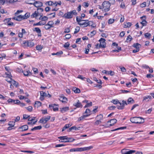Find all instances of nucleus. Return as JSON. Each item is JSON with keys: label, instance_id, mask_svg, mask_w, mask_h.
Instances as JSON below:
<instances>
[{"label": "nucleus", "instance_id": "obj_63", "mask_svg": "<svg viewBox=\"0 0 154 154\" xmlns=\"http://www.w3.org/2000/svg\"><path fill=\"white\" fill-rule=\"evenodd\" d=\"M128 149H123L122 150L121 152L122 154H125L126 152L128 150Z\"/></svg>", "mask_w": 154, "mask_h": 154}, {"label": "nucleus", "instance_id": "obj_55", "mask_svg": "<svg viewBox=\"0 0 154 154\" xmlns=\"http://www.w3.org/2000/svg\"><path fill=\"white\" fill-rule=\"evenodd\" d=\"M114 22V20L113 19L110 18L108 21V23L109 24H111Z\"/></svg>", "mask_w": 154, "mask_h": 154}, {"label": "nucleus", "instance_id": "obj_58", "mask_svg": "<svg viewBox=\"0 0 154 154\" xmlns=\"http://www.w3.org/2000/svg\"><path fill=\"white\" fill-rule=\"evenodd\" d=\"M26 108L30 112H31L32 110V106H29L28 107H26Z\"/></svg>", "mask_w": 154, "mask_h": 154}, {"label": "nucleus", "instance_id": "obj_10", "mask_svg": "<svg viewBox=\"0 0 154 154\" xmlns=\"http://www.w3.org/2000/svg\"><path fill=\"white\" fill-rule=\"evenodd\" d=\"M33 32H36L38 34V37H41L42 34L41 33V30L40 28L38 27H35L32 29Z\"/></svg>", "mask_w": 154, "mask_h": 154}, {"label": "nucleus", "instance_id": "obj_59", "mask_svg": "<svg viewBox=\"0 0 154 154\" xmlns=\"http://www.w3.org/2000/svg\"><path fill=\"white\" fill-rule=\"evenodd\" d=\"M82 18L81 17L80 18H78V17L76 18V20L77 22L79 25V23L82 21Z\"/></svg>", "mask_w": 154, "mask_h": 154}, {"label": "nucleus", "instance_id": "obj_12", "mask_svg": "<svg viewBox=\"0 0 154 154\" xmlns=\"http://www.w3.org/2000/svg\"><path fill=\"white\" fill-rule=\"evenodd\" d=\"M7 101L8 103H13L14 104H18L20 103L18 100H14L11 98L9 99Z\"/></svg>", "mask_w": 154, "mask_h": 154}, {"label": "nucleus", "instance_id": "obj_39", "mask_svg": "<svg viewBox=\"0 0 154 154\" xmlns=\"http://www.w3.org/2000/svg\"><path fill=\"white\" fill-rule=\"evenodd\" d=\"M126 128V127H121L119 128H116L115 129L112 130V131H115L119 130H124Z\"/></svg>", "mask_w": 154, "mask_h": 154}, {"label": "nucleus", "instance_id": "obj_5", "mask_svg": "<svg viewBox=\"0 0 154 154\" xmlns=\"http://www.w3.org/2000/svg\"><path fill=\"white\" fill-rule=\"evenodd\" d=\"M61 142H68L70 141L71 138H68L67 136H60L58 137Z\"/></svg>", "mask_w": 154, "mask_h": 154}, {"label": "nucleus", "instance_id": "obj_26", "mask_svg": "<svg viewBox=\"0 0 154 154\" xmlns=\"http://www.w3.org/2000/svg\"><path fill=\"white\" fill-rule=\"evenodd\" d=\"M87 117L84 115H83L81 117H79L78 119V122H80L81 121H82L84 120L85 119V118Z\"/></svg>", "mask_w": 154, "mask_h": 154}, {"label": "nucleus", "instance_id": "obj_1", "mask_svg": "<svg viewBox=\"0 0 154 154\" xmlns=\"http://www.w3.org/2000/svg\"><path fill=\"white\" fill-rule=\"evenodd\" d=\"M130 120L133 123L141 124L143 122L144 120L141 117H134L131 118Z\"/></svg>", "mask_w": 154, "mask_h": 154}, {"label": "nucleus", "instance_id": "obj_13", "mask_svg": "<svg viewBox=\"0 0 154 154\" xmlns=\"http://www.w3.org/2000/svg\"><path fill=\"white\" fill-rule=\"evenodd\" d=\"M122 105L121 106H117V108L119 109H123L125 107V105H127V104L126 101L123 100L122 101Z\"/></svg>", "mask_w": 154, "mask_h": 154}, {"label": "nucleus", "instance_id": "obj_51", "mask_svg": "<svg viewBox=\"0 0 154 154\" xmlns=\"http://www.w3.org/2000/svg\"><path fill=\"white\" fill-rule=\"evenodd\" d=\"M93 148V147L92 146H88V147H84V150L85 151V150H90V149H92Z\"/></svg>", "mask_w": 154, "mask_h": 154}, {"label": "nucleus", "instance_id": "obj_64", "mask_svg": "<svg viewBox=\"0 0 154 154\" xmlns=\"http://www.w3.org/2000/svg\"><path fill=\"white\" fill-rule=\"evenodd\" d=\"M144 35L145 37L149 38L151 36V34L149 33H146Z\"/></svg>", "mask_w": 154, "mask_h": 154}, {"label": "nucleus", "instance_id": "obj_4", "mask_svg": "<svg viewBox=\"0 0 154 154\" xmlns=\"http://www.w3.org/2000/svg\"><path fill=\"white\" fill-rule=\"evenodd\" d=\"M91 23H92L91 21H89L88 20H82L79 23V25L81 27L84 28L88 26H90Z\"/></svg>", "mask_w": 154, "mask_h": 154}, {"label": "nucleus", "instance_id": "obj_32", "mask_svg": "<svg viewBox=\"0 0 154 154\" xmlns=\"http://www.w3.org/2000/svg\"><path fill=\"white\" fill-rule=\"evenodd\" d=\"M42 127L41 126H38L36 127H35L34 128H32L31 129L32 131H34L36 130H39L41 129Z\"/></svg>", "mask_w": 154, "mask_h": 154}, {"label": "nucleus", "instance_id": "obj_47", "mask_svg": "<svg viewBox=\"0 0 154 154\" xmlns=\"http://www.w3.org/2000/svg\"><path fill=\"white\" fill-rule=\"evenodd\" d=\"M23 46L24 47H28V41H24L23 42Z\"/></svg>", "mask_w": 154, "mask_h": 154}, {"label": "nucleus", "instance_id": "obj_44", "mask_svg": "<svg viewBox=\"0 0 154 154\" xmlns=\"http://www.w3.org/2000/svg\"><path fill=\"white\" fill-rule=\"evenodd\" d=\"M92 103L91 102H90L89 103H87L86 105L84 106V107L85 108L88 107L90 106H92Z\"/></svg>", "mask_w": 154, "mask_h": 154}, {"label": "nucleus", "instance_id": "obj_8", "mask_svg": "<svg viewBox=\"0 0 154 154\" xmlns=\"http://www.w3.org/2000/svg\"><path fill=\"white\" fill-rule=\"evenodd\" d=\"M140 19L142 20V21L140 22V23L142 25L143 27V26H146L147 24V22L146 20V16H143L140 17Z\"/></svg>", "mask_w": 154, "mask_h": 154}, {"label": "nucleus", "instance_id": "obj_60", "mask_svg": "<svg viewBox=\"0 0 154 154\" xmlns=\"http://www.w3.org/2000/svg\"><path fill=\"white\" fill-rule=\"evenodd\" d=\"M40 96H42L43 97L46 96L47 94L44 92L43 91H41L40 92Z\"/></svg>", "mask_w": 154, "mask_h": 154}, {"label": "nucleus", "instance_id": "obj_34", "mask_svg": "<svg viewBox=\"0 0 154 154\" xmlns=\"http://www.w3.org/2000/svg\"><path fill=\"white\" fill-rule=\"evenodd\" d=\"M43 48V46L41 45H38L36 46V48L37 50L41 51Z\"/></svg>", "mask_w": 154, "mask_h": 154}, {"label": "nucleus", "instance_id": "obj_17", "mask_svg": "<svg viewBox=\"0 0 154 154\" xmlns=\"http://www.w3.org/2000/svg\"><path fill=\"white\" fill-rule=\"evenodd\" d=\"M28 128V126L27 125H24L20 127L19 129L21 131H24L27 130Z\"/></svg>", "mask_w": 154, "mask_h": 154}, {"label": "nucleus", "instance_id": "obj_40", "mask_svg": "<svg viewBox=\"0 0 154 154\" xmlns=\"http://www.w3.org/2000/svg\"><path fill=\"white\" fill-rule=\"evenodd\" d=\"M30 14L29 13H26L24 15H22L24 19H27L30 16Z\"/></svg>", "mask_w": 154, "mask_h": 154}, {"label": "nucleus", "instance_id": "obj_49", "mask_svg": "<svg viewBox=\"0 0 154 154\" xmlns=\"http://www.w3.org/2000/svg\"><path fill=\"white\" fill-rule=\"evenodd\" d=\"M134 100L132 98H129L128 100V104L130 103H133L134 102Z\"/></svg>", "mask_w": 154, "mask_h": 154}, {"label": "nucleus", "instance_id": "obj_6", "mask_svg": "<svg viewBox=\"0 0 154 154\" xmlns=\"http://www.w3.org/2000/svg\"><path fill=\"white\" fill-rule=\"evenodd\" d=\"M51 116H48L47 117H44L42 118L39 120V122L42 124L46 123L50 119Z\"/></svg>", "mask_w": 154, "mask_h": 154}, {"label": "nucleus", "instance_id": "obj_33", "mask_svg": "<svg viewBox=\"0 0 154 154\" xmlns=\"http://www.w3.org/2000/svg\"><path fill=\"white\" fill-rule=\"evenodd\" d=\"M42 105V103L40 101H36L35 102V107L38 108Z\"/></svg>", "mask_w": 154, "mask_h": 154}, {"label": "nucleus", "instance_id": "obj_36", "mask_svg": "<svg viewBox=\"0 0 154 154\" xmlns=\"http://www.w3.org/2000/svg\"><path fill=\"white\" fill-rule=\"evenodd\" d=\"M38 15V13L35 11L31 15V17L32 18L36 17H37Z\"/></svg>", "mask_w": 154, "mask_h": 154}, {"label": "nucleus", "instance_id": "obj_35", "mask_svg": "<svg viewBox=\"0 0 154 154\" xmlns=\"http://www.w3.org/2000/svg\"><path fill=\"white\" fill-rule=\"evenodd\" d=\"M22 72L23 73L24 75L26 76H28L31 75V73L29 70L28 71H22Z\"/></svg>", "mask_w": 154, "mask_h": 154}, {"label": "nucleus", "instance_id": "obj_28", "mask_svg": "<svg viewBox=\"0 0 154 154\" xmlns=\"http://www.w3.org/2000/svg\"><path fill=\"white\" fill-rule=\"evenodd\" d=\"M96 118L97 119V120L102 121L103 119V116L102 114H100L97 116Z\"/></svg>", "mask_w": 154, "mask_h": 154}, {"label": "nucleus", "instance_id": "obj_53", "mask_svg": "<svg viewBox=\"0 0 154 154\" xmlns=\"http://www.w3.org/2000/svg\"><path fill=\"white\" fill-rule=\"evenodd\" d=\"M76 127L74 126L70 128H69V129L67 130L68 131L70 132L72 130H74L76 131Z\"/></svg>", "mask_w": 154, "mask_h": 154}, {"label": "nucleus", "instance_id": "obj_45", "mask_svg": "<svg viewBox=\"0 0 154 154\" xmlns=\"http://www.w3.org/2000/svg\"><path fill=\"white\" fill-rule=\"evenodd\" d=\"M152 99V97L151 96L148 95L146 96H145L143 97V101L145 100H146L148 99Z\"/></svg>", "mask_w": 154, "mask_h": 154}, {"label": "nucleus", "instance_id": "obj_24", "mask_svg": "<svg viewBox=\"0 0 154 154\" xmlns=\"http://www.w3.org/2000/svg\"><path fill=\"white\" fill-rule=\"evenodd\" d=\"M26 33V31L25 29H22L21 32L19 33L18 35L20 38H22L23 36V34Z\"/></svg>", "mask_w": 154, "mask_h": 154}, {"label": "nucleus", "instance_id": "obj_18", "mask_svg": "<svg viewBox=\"0 0 154 154\" xmlns=\"http://www.w3.org/2000/svg\"><path fill=\"white\" fill-rule=\"evenodd\" d=\"M84 114H85V115L87 117H88L91 114V111L88 108L86 109L84 112Z\"/></svg>", "mask_w": 154, "mask_h": 154}, {"label": "nucleus", "instance_id": "obj_25", "mask_svg": "<svg viewBox=\"0 0 154 154\" xmlns=\"http://www.w3.org/2000/svg\"><path fill=\"white\" fill-rule=\"evenodd\" d=\"M45 24V22H42V21H40L38 23H34L33 26H42L44 25Z\"/></svg>", "mask_w": 154, "mask_h": 154}, {"label": "nucleus", "instance_id": "obj_46", "mask_svg": "<svg viewBox=\"0 0 154 154\" xmlns=\"http://www.w3.org/2000/svg\"><path fill=\"white\" fill-rule=\"evenodd\" d=\"M111 102L115 105L119 103V101L117 99L112 100Z\"/></svg>", "mask_w": 154, "mask_h": 154}, {"label": "nucleus", "instance_id": "obj_16", "mask_svg": "<svg viewBox=\"0 0 154 154\" xmlns=\"http://www.w3.org/2000/svg\"><path fill=\"white\" fill-rule=\"evenodd\" d=\"M73 105L77 108H82V105L79 100H77V102L74 103Z\"/></svg>", "mask_w": 154, "mask_h": 154}, {"label": "nucleus", "instance_id": "obj_50", "mask_svg": "<svg viewBox=\"0 0 154 154\" xmlns=\"http://www.w3.org/2000/svg\"><path fill=\"white\" fill-rule=\"evenodd\" d=\"M132 38L131 36L130 35H129L127 37L126 40V41L127 42H130L132 40Z\"/></svg>", "mask_w": 154, "mask_h": 154}, {"label": "nucleus", "instance_id": "obj_11", "mask_svg": "<svg viewBox=\"0 0 154 154\" xmlns=\"http://www.w3.org/2000/svg\"><path fill=\"white\" fill-rule=\"evenodd\" d=\"M49 107L51 109H53L54 111H57L58 110V107L57 105L55 104H50Z\"/></svg>", "mask_w": 154, "mask_h": 154}, {"label": "nucleus", "instance_id": "obj_20", "mask_svg": "<svg viewBox=\"0 0 154 154\" xmlns=\"http://www.w3.org/2000/svg\"><path fill=\"white\" fill-rule=\"evenodd\" d=\"M60 110L61 113H64L68 111L69 110V108L68 107H65L60 108Z\"/></svg>", "mask_w": 154, "mask_h": 154}, {"label": "nucleus", "instance_id": "obj_9", "mask_svg": "<svg viewBox=\"0 0 154 154\" xmlns=\"http://www.w3.org/2000/svg\"><path fill=\"white\" fill-rule=\"evenodd\" d=\"M5 74L7 75L6 78L5 80L9 83H11L12 79H11L12 76L11 75V73H5Z\"/></svg>", "mask_w": 154, "mask_h": 154}, {"label": "nucleus", "instance_id": "obj_54", "mask_svg": "<svg viewBox=\"0 0 154 154\" xmlns=\"http://www.w3.org/2000/svg\"><path fill=\"white\" fill-rule=\"evenodd\" d=\"M102 122V121L100 120H97L94 122V125H97L100 124Z\"/></svg>", "mask_w": 154, "mask_h": 154}, {"label": "nucleus", "instance_id": "obj_27", "mask_svg": "<svg viewBox=\"0 0 154 154\" xmlns=\"http://www.w3.org/2000/svg\"><path fill=\"white\" fill-rule=\"evenodd\" d=\"M34 45V42L30 40L28 41V47L31 48Z\"/></svg>", "mask_w": 154, "mask_h": 154}, {"label": "nucleus", "instance_id": "obj_30", "mask_svg": "<svg viewBox=\"0 0 154 154\" xmlns=\"http://www.w3.org/2000/svg\"><path fill=\"white\" fill-rule=\"evenodd\" d=\"M35 117H29L28 119L29 121H30V122H29L28 123V124H31L32 123L33 121L35 120Z\"/></svg>", "mask_w": 154, "mask_h": 154}, {"label": "nucleus", "instance_id": "obj_19", "mask_svg": "<svg viewBox=\"0 0 154 154\" xmlns=\"http://www.w3.org/2000/svg\"><path fill=\"white\" fill-rule=\"evenodd\" d=\"M39 20H42V22H45L48 20V18L45 16H42L41 15L40 17L39 18Z\"/></svg>", "mask_w": 154, "mask_h": 154}, {"label": "nucleus", "instance_id": "obj_29", "mask_svg": "<svg viewBox=\"0 0 154 154\" xmlns=\"http://www.w3.org/2000/svg\"><path fill=\"white\" fill-rule=\"evenodd\" d=\"M132 25V23L130 22H126L124 24V27L125 28L130 27Z\"/></svg>", "mask_w": 154, "mask_h": 154}, {"label": "nucleus", "instance_id": "obj_2", "mask_svg": "<svg viewBox=\"0 0 154 154\" xmlns=\"http://www.w3.org/2000/svg\"><path fill=\"white\" fill-rule=\"evenodd\" d=\"M77 13L75 10L68 12L65 13L63 15V17L66 19H69L72 18L74 16L77 15Z\"/></svg>", "mask_w": 154, "mask_h": 154}, {"label": "nucleus", "instance_id": "obj_62", "mask_svg": "<svg viewBox=\"0 0 154 154\" xmlns=\"http://www.w3.org/2000/svg\"><path fill=\"white\" fill-rule=\"evenodd\" d=\"M119 68L122 72H125L126 71L125 68L124 67H121L120 66Z\"/></svg>", "mask_w": 154, "mask_h": 154}, {"label": "nucleus", "instance_id": "obj_41", "mask_svg": "<svg viewBox=\"0 0 154 154\" xmlns=\"http://www.w3.org/2000/svg\"><path fill=\"white\" fill-rule=\"evenodd\" d=\"M140 45L138 43H136L134 44L133 45V47L136 48V49H140Z\"/></svg>", "mask_w": 154, "mask_h": 154}, {"label": "nucleus", "instance_id": "obj_43", "mask_svg": "<svg viewBox=\"0 0 154 154\" xmlns=\"http://www.w3.org/2000/svg\"><path fill=\"white\" fill-rule=\"evenodd\" d=\"M80 28L79 26H76L75 29V31L74 32V34H75L78 33L79 31Z\"/></svg>", "mask_w": 154, "mask_h": 154}, {"label": "nucleus", "instance_id": "obj_31", "mask_svg": "<svg viewBox=\"0 0 154 154\" xmlns=\"http://www.w3.org/2000/svg\"><path fill=\"white\" fill-rule=\"evenodd\" d=\"M73 91L75 93H79L81 92V91L79 89L76 87H74L72 89Z\"/></svg>", "mask_w": 154, "mask_h": 154}, {"label": "nucleus", "instance_id": "obj_57", "mask_svg": "<svg viewBox=\"0 0 154 154\" xmlns=\"http://www.w3.org/2000/svg\"><path fill=\"white\" fill-rule=\"evenodd\" d=\"M63 54V52L62 51H60L56 53L58 57H60L61 55Z\"/></svg>", "mask_w": 154, "mask_h": 154}, {"label": "nucleus", "instance_id": "obj_37", "mask_svg": "<svg viewBox=\"0 0 154 154\" xmlns=\"http://www.w3.org/2000/svg\"><path fill=\"white\" fill-rule=\"evenodd\" d=\"M71 126L69 124H66L64 126L63 128L62 131H63L66 129L69 128Z\"/></svg>", "mask_w": 154, "mask_h": 154}, {"label": "nucleus", "instance_id": "obj_22", "mask_svg": "<svg viewBox=\"0 0 154 154\" xmlns=\"http://www.w3.org/2000/svg\"><path fill=\"white\" fill-rule=\"evenodd\" d=\"M117 122V120L115 119H111L109 121H108V122L111 123V124L109 125V126H112L115 124Z\"/></svg>", "mask_w": 154, "mask_h": 154}, {"label": "nucleus", "instance_id": "obj_48", "mask_svg": "<svg viewBox=\"0 0 154 154\" xmlns=\"http://www.w3.org/2000/svg\"><path fill=\"white\" fill-rule=\"evenodd\" d=\"M135 152V151L134 150H129L128 149L126 152L125 154H131L133 153H134Z\"/></svg>", "mask_w": 154, "mask_h": 154}, {"label": "nucleus", "instance_id": "obj_52", "mask_svg": "<svg viewBox=\"0 0 154 154\" xmlns=\"http://www.w3.org/2000/svg\"><path fill=\"white\" fill-rule=\"evenodd\" d=\"M49 25L51 26L52 27H53V25L54 24V22L53 21H50L48 22L47 23Z\"/></svg>", "mask_w": 154, "mask_h": 154}, {"label": "nucleus", "instance_id": "obj_38", "mask_svg": "<svg viewBox=\"0 0 154 154\" xmlns=\"http://www.w3.org/2000/svg\"><path fill=\"white\" fill-rule=\"evenodd\" d=\"M10 84H11L12 85H13L14 86H16V87H17V85H18V82H16L15 81H14V80L12 79V80L11 81V83H10Z\"/></svg>", "mask_w": 154, "mask_h": 154}, {"label": "nucleus", "instance_id": "obj_21", "mask_svg": "<svg viewBox=\"0 0 154 154\" xmlns=\"http://www.w3.org/2000/svg\"><path fill=\"white\" fill-rule=\"evenodd\" d=\"M15 123V122L14 121H10L8 123V125L10 126V127H8V130H10L12 127H14Z\"/></svg>", "mask_w": 154, "mask_h": 154}, {"label": "nucleus", "instance_id": "obj_23", "mask_svg": "<svg viewBox=\"0 0 154 154\" xmlns=\"http://www.w3.org/2000/svg\"><path fill=\"white\" fill-rule=\"evenodd\" d=\"M59 100L60 101L62 102L63 103H66L67 101L66 98L64 96L60 97L59 98Z\"/></svg>", "mask_w": 154, "mask_h": 154}, {"label": "nucleus", "instance_id": "obj_3", "mask_svg": "<svg viewBox=\"0 0 154 154\" xmlns=\"http://www.w3.org/2000/svg\"><path fill=\"white\" fill-rule=\"evenodd\" d=\"M102 7L103 11L106 12L109 11L110 9V3L108 1H104L102 3Z\"/></svg>", "mask_w": 154, "mask_h": 154}, {"label": "nucleus", "instance_id": "obj_42", "mask_svg": "<svg viewBox=\"0 0 154 154\" xmlns=\"http://www.w3.org/2000/svg\"><path fill=\"white\" fill-rule=\"evenodd\" d=\"M44 28L46 30H48L50 29L52 27L49 25L48 24H45Z\"/></svg>", "mask_w": 154, "mask_h": 154}, {"label": "nucleus", "instance_id": "obj_7", "mask_svg": "<svg viewBox=\"0 0 154 154\" xmlns=\"http://www.w3.org/2000/svg\"><path fill=\"white\" fill-rule=\"evenodd\" d=\"M100 42L99 47L101 48H104L106 47V44L105 40L103 38H101L99 40Z\"/></svg>", "mask_w": 154, "mask_h": 154}, {"label": "nucleus", "instance_id": "obj_61", "mask_svg": "<svg viewBox=\"0 0 154 154\" xmlns=\"http://www.w3.org/2000/svg\"><path fill=\"white\" fill-rule=\"evenodd\" d=\"M60 23V20L59 19H57L55 21L54 23V24L56 26L59 25Z\"/></svg>", "mask_w": 154, "mask_h": 154}, {"label": "nucleus", "instance_id": "obj_56", "mask_svg": "<svg viewBox=\"0 0 154 154\" xmlns=\"http://www.w3.org/2000/svg\"><path fill=\"white\" fill-rule=\"evenodd\" d=\"M5 70L8 71L7 73H11L10 72V71L11 70V69L10 68L9 66H5Z\"/></svg>", "mask_w": 154, "mask_h": 154}, {"label": "nucleus", "instance_id": "obj_15", "mask_svg": "<svg viewBox=\"0 0 154 154\" xmlns=\"http://www.w3.org/2000/svg\"><path fill=\"white\" fill-rule=\"evenodd\" d=\"M33 5L35 7L38 8L42 6L43 4L41 2L37 1L34 2Z\"/></svg>", "mask_w": 154, "mask_h": 154}, {"label": "nucleus", "instance_id": "obj_14", "mask_svg": "<svg viewBox=\"0 0 154 154\" xmlns=\"http://www.w3.org/2000/svg\"><path fill=\"white\" fill-rule=\"evenodd\" d=\"M13 19L16 20L20 21L23 20H24V18L22 15H20L17 16V17L13 18Z\"/></svg>", "mask_w": 154, "mask_h": 154}]
</instances>
